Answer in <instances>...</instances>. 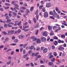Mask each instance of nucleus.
<instances>
[{
  "instance_id": "obj_6",
  "label": "nucleus",
  "mask_w": 67,
  "mask_h": 67,
  "mask_svg": "<svg viewBox=\"0 0 67 67\" xmlns=\"http://www.w3.org/2000/svg\"><path fill=\"white\" fill-rule=\"evenodd\" d=\"M48 33L47 31H44V32L43 33V35L44 36L46 37L48 36Z\"/></svg>"
},
{
  "instance_id": "obj_44",
  "label": "nucleus",
  "mask_w": 67,
  "mask_h": 67,
  "mask_svg": "<svg viewBox=\"0 0 67 67\" xmlns=\"http://www.w3.org/2000/svg\"><path fill=\"white\" fill-rule=\"evenodd\" d=\"M30 65H31V67H34V64H33L32 63H30Z\"/></svg>"
},
{
  "instance_id": "obj_25",
  "label": "nucleus",
  "mask_w": 67,
  "mask_h": 67,
  "mask_svg": "<svg viewBox=\"0 0 67 67\" xmlns=\"http://www.w3.org/2000/svg\"><path fill=\"white\" fill-rule=\"evenodd\" d=\"M34 47H35L34 46H31V47H30V49L32 50V49H33V48Z\"/></svg>"
},
{
  "instance_id": "obj_4",
  "label": "nucleus",
  "mask_w": 67,
  "mask_h": 67,
  "mask_svg": "<svg viewBox=\"0 0 67 67\" xmlns=\"http://www.w3.org/2000/svg\"><path fill=\"white\" fill-rule=\"evenodd\" d=\"M58 49L60 51H63L64 50V47L60 46V47L58 48Z\"/></svg>"
},
{
  "instance_id": "obj_41",
  "label": "nucleus",
  "mask_w": 67,
  "mask_h": 67,
  "mask_svg": "<svg viewBox=\"0 0 67 67\" xmlns=\"http://www.w3.org/2000/svg\"><path fill=\"white\" fill-rule=\"evenodd\" d=\"M13 14L14 16H16L17 15V14L15 13H13Z\"/></svg>"
},
{
  "instance_id": "obj_26",
  "label": "nucleus",
  "mask_w": 67,
  "mask_h": 67,
  "mask_svg": "<svg viewBox=\"0 0 67 67\" xmlns=\"http://www.w3.org/2000/svg\"><path fill=\"white\" fill-rule=\"evenodd\" d=\"M3 7L5 9H9V7Z\"/></svg>"
},
{
  "instance_id": "obj_49",
  "label": "nucleus",
  "mask_w": 67,
  "mask_h": 67,
  "mask_svg": "<svg viewBox=\"0 0 67 67\" xmlns=\"http://www.w3.org/2000/svg\"><path fill=\"white\" fill-rule=\"evenodd\" d=\"M12 51V49H8L6 51V52H8L9 51Z\"/></svg>"
},
{
  "instance_id": "obj_8",
  "label": "nucleus",
  "mask_w": 67,
  "mask_h": 67,
  "mask_svg": "<svg viewBox=\"0 0 67 67\" xmlns=\"http://www.w3.org/2000/svg\"><path fill=\"white\" fill-rule=\"evenodd\" d=\"M41 40L42 41L44 42L46 41V38L42 37L41 38Z\"/></svg>"
},
{
  "instance_id": "obj_18",
  "label": "nucleus",
  "mask_w": 67,
  "mask_h": 67,
  "mask_svg": "<svg viewBox=\"0 0 67 67\" xmlns=\"http://www.w3.org/2000/svg\"><path fill=\"white\" fill-rule=\"evenodd\" d=\"M50 5V3H47V4L46 5V7L47 8H49Z\"/></svg>"
},
{
  "instance_id": "obj_55",
  "label": "nucleus",
  "mask_w": 67,
  "mask_h": 67,
  "mask_svg": "<svg viewBox=\"0 0 67 67\" xmlns=\"http://www.w3.org/2000/svg\"><path fill=\"white\" fill-rule=\"evenodd\" d=\"M14 6H15L16 7H19V5L17 4H14Z\"/></svg>"
},
{
  "instance_id": "obj_48",
  "label": "nucleus",
  "mask_w": 67,
  "mask_h": 67,
  "mask_svg": "<svg viewBox=\"0 0 67 67\" xmlns=\"http://www.w3.org/2000/svg\"><path fill=\"white\" fill-rule=\"evenodd\" d=\"M5 5H6L7 6H10V4H9L8 3H5Z\"/></svg>"
},
{
  "instance_id": "obj_7",
  "label": "nucleus",
  "mask_w": 67,
  "mask_h": 67,
  "mask_svg": "<svg viewBox=\"0 0 67 67\" xmlns=\"http://www.w3.org/2000/svg\"><path fill=\"white\" fill-rule=\"evenodd\" d=\"M36 43L37 44H40L41 43L40 39H37L36 40Z\"/></svg>"
},
{
  "instance_id": "obj_11",
  "label": "nucleus",
  "mask_w": 67,
  "mask_h": 67,
  "mask_svg": "<svg viewBox=\"0 0 67 67\" xmlns=\"http://www.w3.org/2000/svg\"><path fill=\"white\" fill-rule=\"evenodd\" d=\"M39 25V23H37L36 24V26H34V28H38V26Z\"/></svg>"
},
{
  "instance_id": "obj_39",
  "label": "nucleus",
  "mask_w": 67,
  "mask_h": 67,
  "mask_svg": "<svg viewBox=\"0 0 67 67\" xmlns=\"http://www.w3.org/2000/svg\"><path fill=\"white\" fill-rule=\"evenodd\" d=\"M8 26V27H12V26L11 25H10L9 24H7Z\"/></svg>"
},
{
  "instance_id": "obj_24",
  "label": "nucleus",
  "mask_w": 67,
  "mask_h": 67,
  "mask_svg": "<svg viewBox=\"0 0 67 67\" xmlns=\"http://www.w3.org/2000/svg\"><path fill=\"white\" fill-rule=\"evenodd\" d=\"M53 64V63H52V62H50L49 63H48V65L50 66L52 65Z\"/></svg>"
},
{
  "instance_id": "obj_58",
  "label": "nucleus",
  "mask_w": 67,
  "mask_h": 67,
  "mask_svg": "<svg viewBox=\"0 0 67 67\" xmlns=\"http://www.w3.org/2000/svg\"><path fill=\"white\" fill-rule=\"evenodd\" d=\"M55 10L57 11H59V9L58 8V7H56V8H55Z\"/></svg>"
},
{
  "instance_id": "obj_50",
  "label": "nucleus",
  "mask_w": 67,
  "mask_h": 67,
  "mask_svg": "<svg viewBox=\"0 0 67 67\" xmlns=\"http://www.w3.org/2000/svg\"><path fill=\"white\" fill-rule=\"evenodd\" d=\"M54 39L55 40H58V38L57 36H54Z\"/></svg>"
},
{
  "instance_id": "obj_61",
  "label": "nucleus",
  "mask_w": 67,
  "mask_h": 67,
  "mask_svg": "<svg viewBox=\"0 0 67 67\" xmlns=\"http://www.w3.org/2000/svg\"><path fill=\"white\" fill-rule=\"evenodd\" d=\"M57 28V27L56 26H54L53 27V30H54L56 28Z\"/></svg>"
},
{
  "instance_id": "obj_54",
  "label": "nucleus",
  "mask_w": 67,
  "mask_h": 67,
  "mask_svg": "<svg viewBox=\"0 0 67 67\" xmlns=\"http://www.w3.org/2000/svg\"><path fill=\"white\" fill-rule=\"evenodd\" d=\"M23 27L24 29L27 28L29 27V26H26L25 27L24 26H23Z\"/></svg>"
},
{
  "instance_id": "obj_16",
  "label": "nucleus",
  "mask_w": 67,
  "mask_h": 67,
  "mask_svg": "<svg viewBox=\"0 0 67 67\" xmlns=\"http://www.w3.org/2000/svg\"><path fill=\"white\" fill-rule=\"evenodd\" d=\"M26 10L27 11L25 12V13L26 14V15H27L30 13V12L28 9H27Z\"/></svg>"
},
{
  "instance_id": "obj_64",
  "label": "nucleus",
  "mask_w": 67,
  "mask_h": 67,
  "mask_svg": "<svg viewBox=\"0 0 67 67\" xmlns=\"http://www.w3.org/2000/svg\"><path fill=\"white\" fill-rule=\"evenodd\" d=\"M52 49H55V46H54L53 45L52 46Z\"/></svg>"
},
{
  "instance_id": "obj_38",
  "label": "nucleus",
  "mask_w": 67,
  "mask_h": 67,
  "mask_svg": "<svg viewBox=\"0 0 67 67\" xmlns=\"http://www.w3.org/2000/svg\"><path fill=\"white\" fill-rule=\"evenodd\" d=\"M27 56V54H26L25 55H24L23 56V57L24 58H25Z\"/></svg>"
},
{
  "instance_id": "obj_46",
  "label": "nucleus",
  "mask_w": 67,
  "mask_h": 67,
  "mask_svg": "<svg viewBox=\"0 0 67 67\" xmlns=\"http://www.w3.org/2000/svg\"><path fill=\"white\" fill-rule=\"evenodd\" d=\"M49 14L51 15H53L54 14H53V12H52V11H50V12Z\"/></svg>"
},
{
  "instance_id": "obj_59",
  "label": "nucleus",
  "mask_w": 67,
  "mask_h": 67,
  "mask_svg": "<svg viewBox=\"0 0 67 67\" xmlns=\"http://www.w3.org/2000/svg\"><path fill=\"white\" fill-rule=\"evenodd\" d=\"M27 44H25L23 46V48H25V47H26V46H27Z\"/></svg>"
},
{
  "instance_id": "obj_29",
  "label": "nucleus",
  "mask_w": 67,
  "mask_h": 67,
  "mask_svg": "<svg viewBox=\"0 0 67 67\" xmlns=\"http://www.w3.org/2000/svg\"><path fill=\"white\" fill-rule=\"evenodd\" d=\"M61 38H65V36L63 35H62L61 36Z\"/></svg>"
},
{
  "instance_id": "obj_37",
  "label": "nucleus",
  "mask_w": 67,
  "mask_h": 67,
  "mask_svg": "<svg viewBox=\"0 0 67 67\" xmlns=\"http://www.w3.org/2000/svg\"><path fill=\"white\" fill-rule=\"evenodd\" d=\"M63 47H67L66 44L65 43H64L63 44Z\"/></svg>"
},
{
  "instance_id": "obj_60",
  "label": "nucleus",
  "mask_w": 67,
  "mask_h": 67,
  "mask_svg": "<svg viewBox=\"0 0 67 67\" xmlns=\"http://www.w3.org/2000/svg\"><path fill=\"white\" fill-rule=\"evenodd\" d=\"M12 3L13 4H16V2L14 1H13L12 2Z\"/></svg>"
},
{
  "instance_id": "obj_22",
  "label": "nucleus",
  "mask_w": 67,
  "mask_h": 67,
  "mask_svg": "<svg viewBox=\"0 0 67 67\" xmlns=\"http://www.w3.org/2000/svg\"><path fill=\"white\" fill-rule=\"evenodd\" d=\"M51 60L52 62H54L55 61V58H53L51 59Z\"/></svg>"
},
{
  "instance_id": "obj_10",
  "label": "nucleus",
  "mask_w": 67,
  "mask_h": 67,
  "mask_svg": "<svg viewBox=\"0 0 67 67\" xmlns=\"http://www.w3.org/2000/svg\"><path fill=\"white\" fill-rule=\"evenodd\" d=\"M63 23H62V25H64L66 26H67V24L66 23V22L65 21H63Z\"/></svg>"
},
{
  "instance_id": "obj_40",
  "label": "nucleus",
  "mask_w": 67,
  "mask_h": 67,
  "mask_svg": "<svg viewBox=\"0 0 67 67\" xmlns=\"http://www.w3.org/2000/svg\"><path fill=\"white\" fill-rule=\"evenodd\" d=\"M18 40L17 39H15L14 40V42L15 43H17L18 42Z\"/></svg>"
},
{
  "instance_id": "obj_33",
  "label": "nucleus",
  "mask_w": 67,
  "mask_h": 67,
  "mask_svg": "<svg viewBox=\"0 0 67 67\" xmlns=\"http://www.w3.org/2000/svg\"><path fill=\"white\" fill-rule=\"evenodd\" d=\"M36 19L37 20H38V18H39V15H37L36 16Z\"/></svg>"
},
{
  "instance_id": "obj_21",
  "label": "nucleus",
  "mask_w": 67,
  "mask_h": 67,
  "mask_svg": "<svg viewBox=\"0 0 67 67\" xmlns=\"http://www.w3.org/2000/svg\"><path fill=\"white\" fill-rule=\"evenodd\" d=\"M34 9V7L32 6L30 10V11H33Z\"/></svg>"
},
{
  "instance_id": "obj_62",
  "label": "nucleus",
  "mask_w": 67,
  "mask_h": 67,
  "mask_svg": "<svg viewBox=\"0 0 67 67\" xmlns=\"http://www.w3.org/2000/svg\"><path fill=\"white\" fill-rule=\"evenodd\" d=\"M7 25L6 24H5L4 25V26L5 27H7Z\"/></svg>"
},
{
  "instance_id": "obj_47",
  "label": "nucleus",
  "mask_w": 67,
  "mask_h": 67,
  "mask_svg": "<svg viewBox=\"0 0 67 67\" xmlns=\"http://www.w3.org/2000/svg\"><path fill=\"white\" fill-rule=\"evenodd\" d=\"M50 18L51 19H53V20L55 19V18H54V17L53 16H50Z\"/></svg>"
},
{
  "instance_id": "obj_15",
  "label": "nucleus",
  "mask_w": 67,
  "mask_h": 67,
  "mask_svg": "<svg viewBox=\"0 0 67 67\" xmlns=\"http://www.w3.org/2000/svg\"><path fill=\"white\" fill-rule=\"evenodd\" d=\"M37 57L36 58V59H35L36 60H37V59H38V58H41V55H37Z\"/></svg>"
},
{
  "instance_id": "obj_63",
  "label": "nucleus",
  "mask_w": 67,
  "mask_h": 67,
  "mask_svg": "<svg viewBox=\"0 0 67 67\" xmlns=\"http://www.w3.org/2000/svg\"><path fill=\"white\" fill-rule=\"evenodd\" d=\"M40 48L39 47H37L36 48V51H39L40 50Z\"/></svg>"
},
{
  "instance_id": "obj_34",
  "label": "nucleus",
  "mask_w": 67,
  "mask_h": 67,
  "mask_svg": "<svg viewBox=\"0 0 67 67\" xmlns=\"http://www.w3.org/2000/svg\"><path fill=\"white\" fill-rule=\"evenodd\" d=\"M0 22L1 23H3L4 24H5V22L4 21H3L2 20L0 19Z\"/></svg>"
},
{
  "instance_id": "obj_56",
  "label": "nucleus",
  "mask_w": 67,
  "mask_h": 67,
  "mask_svg": "<svg viewBox=\"0 0 67 67\" xmlns=\"http://www.w3.org/2000/svg\"><path fill=\"white\" fill-rule=\"evenodd\" d=\"M21 32V30L20 29H19L18 30V31H17V32H18V33H19L20 32Z\"/></svg>"
},
{
  "instance_id": "obj_12",
  "label": "nucleus",
  "mask_w": 67,
  "mask_h": 67,
  "mask_svg": "<svg viewBox=\"0 0 67 67\" xmlns=\"http://www.w3.org/2000/svg\"><path fill=\"white\" fill-rule=\"evenodd\" d=\"M58 43H64V41H61V40H59L58 41Z\"/></svg>"
},
{
  "instance_id": "obj_17",
  "label": "nucleus",
  "mask_w": 67,
  "mask_h": 67,
  "mask_svg": "<svg viewBox=\"0 0 67 67\" xmlns=\"http://www.w3.org/2000/svg\"><path fill=\"white\" fill-rule=\"evenodd\" d=\"M53 43L55 46H57L58 44V42H57L56 41H55Z\"/></svg>"
},
{
  "instance_id": "obj_1",
  "label": "nucleus",
  "mask_w": 67,
  "mask_h": 67,
  "mask_svg": "<svg viewBox=\"0 0 67 67\" xmlns=\"http://www.w3.org/2000/svg\"><path fill=\"white\" fill-rule=\"evenodd\" d=\"M44 16L45 18H47L48 17V14L47 12H46L44 13Z\"/></svg>"
},
{
  "instance_id": "obj_30",
  "label": "nucleus",
  "mask_w": 67,
  "mask_h": 67,
  "mask_svg": "<svg viewBox=\"0 0 67 67\" xmlns=\"http://www.w3.org/2000/svg\"><path fill=\"white\" fill-rule=\"evenodd\" d=\"M42 10L43 12H45L46 11V9L44 8H42Z\"/></svg>"
},
{
  "instance_id": "obj_20",
  "label": "nucleus",
  "mask_w": 67,
  "mask_h": 67,
  "mask_svg": "<svg viewBox=\"0 0 67 67\" xmlns=\"http://www.w3.org/2000/svg\"><path fill=\"white\" fill-rule=\"evenodd\" d=\"M23 30H24V32H26V31H29V29H23Z\"/></svg>"
},
{
  "instance_id": "obj_57",
  "label": "nucleus",
  "mask_w": 67,
  "mask_h": 67,
  "mask_svg": "<svg viewBox=\"0 0 67 67\" xmlns=\"http://www.w3.org/2000/svg\"><path fill=\"white\" fill-rule=\"evenodd\" d=\"M38 30H37L36 31V35H37L38 33Z\"/></svg>"
},
{
  "instance_id": "obj_14",
  "label": "nucleus",
  "mask_w": 67,
  "mask_h": 67,
  "mask_svg": "<svg viewBox=\"0 0 67 67\" xmlns=\"http://www.w3.org/2000/svg\"><path fill=\"white\" fill-rule=\"evenodd\" d=\"M14 32V31L13 30H11L8 31V33L9 34L10 33V34H12Z\"/></svg>"
},
{
  "instance_id": "obj_35",
  "label": "nucleus",
  "mask_w": 67,
  "mask_h": 67,
  "mask_svg": "<svg viewBox=\"0 0 67 67\" xmlns=\"http://www.w3.org/2000/svg\"><path fill=\"white\" fill-rule=\"evenodd\" d=\"M12 20L10 19H7V22H11Z\"/></svg>"
},
{
  "instance_id": "obj_19",
  "label": "nucleus",
  "mask_w": 67,
  "mask_h": 67,
  "mask_svg": "<svg viewBox=\"0 0 67 67\" xmlns=\"http://www.w3.org/2000/svg\"><path fill=\"white\" fill-rule=\"evenodd\" d=\"M33 21H34V23H36V22H37V20H36V19L35 18H34L33 19Z\"/></svg>"
},
{
  "instance_id": "obj_43",
  "label": "nucleus",
  "mask_w": 67,
  "mask_h": 67,
  "mask_svg": "<svg viewBox=\"0 0 67 67\" xmlns=\"http://www.w3.org/2000/svg\"><path fill=\"white\" fill-rule=\"evenodd\" d=\"M38 10H36V12H35V15H38Z\"/></svg>"
},
{
  "instance_id": "obj_5",
  "label": "nucleus",
  "mask_w": 67,
  "mask_h": 67,
  "mask_svg": "<svg viewBox=\"0 0 67 67\" xmlns=\"http://www.w3.org/2000/svg\"><path fill=\"white\" fill-rule=\"evenodd\" d=\"M24 37V36L23 34H22L21 35L18 36V38L20 39H22V38H23Z\"/></svg>"
},
{
  "instance_id": "obj_31",
  "label": "nucleus",
  "mask_w": 67,
  "mask_h": 67,
  "mask_svg": "<svg viewBox=\"0 0 67 67\" xmlns=\"http://www.w3.org/2000/svg\"><path fill=\"white\" fill-rule=\"evenodd\" d=\"M53 12L54 13V15H57V14L56 13L55 10H53Z\"/></svg>"
},
{
  "instance_id": "obj_9",
  "label": "nucleus",
  "mask_w": 67,
  "mask_h": 67,
  "mask_svg": "<svg viewBox=\"0 0 67 67\" xmlns=\"http://www.w3.org/2000/svg\"><path fill=\"white\" fill-rule=\"evenodd\" d=\"M43 53L45 54L48 51V49L47 48H45L43 50Z\"/></svg>"
},
{
  "instance_id": "obj_52",
  "label": "nucleus",
  "mask_w": 67,
  "mask_h": 67,
  "mask_svg": "<svg viewBox=\"0 0 67 67\" xmlns=\"http://www.w3.org/2000/svg\"><path fill=\"white\" fill-rule=\"evenodd\" d=\"M44 29V27H42L41 28H40V30L42 31V30Z\"/></svg>"
},
{
  "instance_id": "obj_36",
  "label": "nucleus",
  "mask_w": 67,
  "mask_h": 67,
  "mask_svg": "<svg viewBox=\"0 0 67 67\" xmlns=\"http://www.w3.org/2000/svg\"><path fill=\"white\" fill-rule=\"evenodd\" d=\"M14 9H16V10L17 9V10H19V8H18V7H14Z\"/></svg>"
},
{
  "instance_id": "obj_53",
  "label": "nucleus",
  "mask_w": 67,
  "mask_h": 67,
  "mask_svg": "<svg viewBox=\"0 0 67 67\" xmlns=\"http://www.w3.org/2000/svg\"><path fill=\"white\" fill-rule=\"evenodd\" d=\"M38 54H39L38 52L35 53V54L34 55V56H37V55H38Z\"/></svg>"
},
{
  "instance_id": "obj_28",
  "label": "nucleus",
  "mask_w": 67,
  "mask_h": 67,
  "mask_svg": "<svg viewBox=\"0 0 67 67\" xmlns=\"http://www.w3.org/2000/svg\"><path fill=\"white\" fill-rule=\"evenodd\" d=\"M53 32V31H52L51 32V33L50 34V35L51 36H52L54 35V33H52V32Z\"/></svg>"
},
{
  "instance_id": "obj_3",
  "label": "nucleus",
  "mask_w": 67,
  "mask_h": 67,
  "mask_svg": "<svg viewBox=\"0 0 67 67\" xmlns=\"http://www.w3.org/2000/svg\"><path fill=\"white\" fill-rule=\"evenodd\" d=\"M31 38L32 39V41H36L37 39L36 37L35 36H32L31 37Z\"/></svg>"
},
{
  "instance_id": "obj_27",
  "label": "nucleus",
  "mask_w": 67,
  "mask_h": 67,
  "mask_svg": "<svg viewBox=\"0 0 67 67\" xmlns=\"http://www.w3.org/2000/svg\"><path fill=\"white\" fill-rule=\"evenodd\" d=\"M48 27L49 30H51L52 29L51 27L50 26H48Z\"/></svg>"
},
{
  "instance_id": "obj_23",
  "label": "nucleus",
  "mask_w": 67,
  "mask_h": 67,
  "mask_svg": "<svg viewBox=\"0 0 67 67\" xmlns=\"http://www.w3.org/2000/svg\"><path fill=\"white\" fill-rule=\"evenodd\" d=\"M43 7V5H41L39 7V9H40L41 10L42 9V8Z\"/></svg>"
},
{
  "instance_id": "obj_32",
  "label": "nucleus",
  "mask_w": 67,
  "mask_h": 67,
  "mask_svg": "<svg viewBox=\"0 0 67 67\" xmlns=\"http://www.w3.org/2000/svg\"><path fill=\"white\" fill-rule=\"evenodd\" d=\"M5 41L6 42H7L9 41V38H7L5 40Z\"/></svg>"
},
{
  "instance_id": "obj_42",
  "label": "nucleus",
  "mask_w": 67,
  "mask_h": 67,
  "mask_svg": "<svg viewBox=\"0 0 67 67\" xmlns=\"http://www.w3.org/2000/svg\"><path fill=\"white\" fill-rule=\"evenodd\" d=\"M53 57V55H49V58L50 59H51V58H52Z\"/></svg>"
},
{
  "instance_id": "obj_2",
  "label": "nucleus",
  "mask_w": 67,
  "mask_h": 67,
  "mask_svg": "<svg viewBox=\"0 0 67 67\" xmlns=\"http://www.w3.org/2000/svg\"><path fill=\"white\" fill-rule=\"evenodd\" d=\"M21 21H20V22L18 23V24H17V25H19V27L21 29H22V26L21 25H20L21 24Z\"/></svg>"
},
{
  "instance_id": "obj_45",
  "label": "nucleus",
  "mask_w": 67,
  "mask_h": 67,
  "mask_svg": "<svg viewBox=\"0 0 67 67\" xmlns=\"http://www.w3.org/2000/svg\"><path fill=\"white\" fill-rule=\"evenodd\" d=\"M23 50V47H21L20 48V52L21 53L22 52V51Z\"/></svg>"
},
{
  "instance_id": "obj_13",
  "label": "nucleus",
  "mask_w": 67,
  "mask_h": 67,
  "mask_svg": "<svg viewBox=\"0 0 67 67\" xmlns=\"http://www.w3.org/2000/svg\"><path fill=\"white\" fill-rule=\"evenodd\" d=\"M7 15H8V14L6 13L5 14V16H6V18L7 19H9V18H10V17L8 16H7Z\"/></svg>"
},
{
  "instance_id": "obj_51",
  "label": "nucleus",
  "mask_w": 67,
  "mask_h": 67,
  "mask_svg": "<svg viewBox=\"0 0 67 67\" xmlns=\"http://www.w3.org/2000/svg\"><path fill=\"white\" fill-rule=\"evenodd\" d=\"M11 62V61H9L7 62V64L8 65H9L10 64V63Z\"/></svg>"
}]
</instances>
